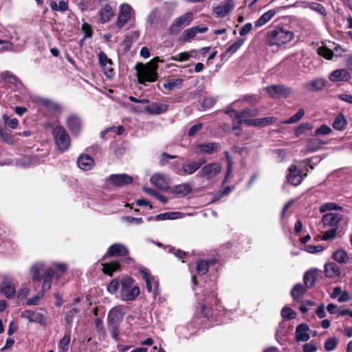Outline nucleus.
<instances>
[{"instance_id":"nucleus-28","label":"nucleus","mask_w":352,"mask_h":352,"mask_svg":"<svg viewBox=\"0 0 352 352\" xmlns=\"http://www.w3.org/2000/svg\"><path fill=\"white\" fill-rule=\"evenodd\" d=\"M325 275L328 278H337L340 276V267L334 263H329L324 265Z\"/></svg>"},{"instance_id":"nucleus-17","label":"nucleus","mask_w":352,"mask_h":352,"mask_svg":"<svg viewBox=\"0 0 352 352\" xmlns=\"http://www.w3.org/2000/svg\"><path fill=\"white\" fill-rule=\"evenodd\" d=\"M129 254L128 249L122 244L120 243H115L111 245L104 255V258L106 256H124Z\"/></svg>"},{"instance_id":"nucleus-27","label":"nucleus","mask_w":352,"mask_h":352,"mask_svg":"<svg viewBox=\"0 0 352 352\" xmlns=\"http://www.w3.org/2000/svg\"><path fill=\"white\" fill-rule=\"evenodd\" d=\"M325 82L322 78H316L310 82H306L304 87L309 91H318L323 89Z\"/></svg>"},{"instance_id":"nucleus-31","label":"nucleus","mask_w":352,"mask_h":352,"mask_svg":"<svg viewBox=\"0 0 352 352\" xmlns=\"http://www.w3.org/2000/svg\"><path fill=\"white\" fill-rule=\"evenodd\" d=\"M276 121L274 117H266L258 119H253L252 120H247L248 126H265L268 124H272Z\"/></svg>"},{"instance_id":"nucleus-14","label":"nucleus","mask_w":352,"mask_h":352,"mask_svg":"<svg viewBox=\"0 0 352 352\" xmlns=\"http://www.w3.org/2000/svg\"><path fill=\"white\" fill-rule=\"evenodd\" d=\"M351 78V75L346 69H338L333 71L329 76L330 81L348 82Z\"/></svg>"},{"instance_id":"nucleus-34","label":"nucleus","mask_w":352,"mask_h":352,"mask_svg":"<svg viewBox=\"0 0 352 352\" xmlns=\"http://www.w3.org/2000/svg\"><path fill=\"white\" fill-rule=\"evenodd\" d=\"M140 273L146 283V289L148 292H152L153 283L155 277L151 276L147 269L143 268L140 270Z\"/></svg>"},{"instance_id":"nucleus-48","label":"nucleus","mask_w":352,"mask_h":352,"mask_svg":"<svg viewBox=\"0 0 352 352\" xmlns=\"http://www.w3.org/2000/svg\"><path fill=\"white\" fill-rule=\"evenodd\" d=\"M322 145V142L318 139H310L307 143V148L311 151L319 150Z\"/></svg>"},{"instance_id":"nucleus-39","label":"nucleus","mask_w":352,"mask_h":352,"mask_svg":"<svg viewBox=\"0 0 352 352\" xmlns=\"http://www.w3.org/2000/svg\"><path fill=\"white\" fill-rule=\"evenodd\" d=\"M22 316L26 318L30 322H41L43 315L30 310H26L22 314Z\"/></svg>"},{"instance_id":"nucleus-51","label":"nucleus","mask_w":352,"mask_h":352,"mask_svg":"<svg viewBox=\"0 0 352 352\" xmlns=\"http://www.w3.org/2000/svg\"><path fill=\"white\" fill-rule=\"evenodd\" d=\"M183 82V80L181 78H177L172 81H168L164 84V87L168 90L172 91L176 87H179Z\"/></svg>"},{"instance_id":"nucleus-6","label":"nucleus","mask_w":352,"mask_h":352,"mask_svg":"<svg viewBox=\"0 0 352 352\" xmlns=\"http://www.w3.org/2000/svg\"><path fill=\"white\" fill-rule=\"evenodd\" d=\"M52 135L56 145L61 152L69 149L70 138L63 126H56L52 130Z\"/></svg>"},{"instance_id":"nucleus-25","label":"nucleus","mask_w":352,"mask_h":352,"mask_svg":"<svg viewBox=\"0 0 352 352\" xmlns=\"http://www.w3.org/2000/svg\"><path fill=\"white\" fill-rule=\"evenodd\" d=\"M318 270L316 269H311L307 271L303 276V281L305 285L307 288H311L315 285L317 278Z\"/></svg>"},{"instance_id":"nucleus-5","label":"nucleus","mask_w":352,"mask_h":352,"mask_svg":"<svg viewBox=\"0 0 352 352\" xmlns=\"http://www.w3.org/2000/svg\"><path fill=\"white\" fill-rule=\"evenodd\" d=\"M140 295V288L129 276L120 279V298L123 301H133Z\"/></svg>"},{"instance_id":"nucleus-62","label":"nucleus","mask_w":352,"mask_h":352,"mask_svg":"<svg viewBox=\"0 0 352 352\" xmlns=\"http://www.w3.org/2000/svg\"><path fill=\"white\" fill-rule=\"evenodd\" d=\"M331 132V129L326 124L321 125L315 131V135H329Z\"/></svg>"},{"instance_id":"nucleus-1","label":"nucleus","mask_w":352,"mask_h":352,"mask_svg":"<svg viewBox=\"0 0 352 352\" xmlns=\"http://www.w3.org/2000/svg\"><path fill=\"white\" fill-rule=\"evenodd\" d=\"M54 268H45L42 263H35L32 266L31 272L33 280H40L43 279L42 285V291L44 292L51 288L53 277L56 279L60 278L67 270V265L65 263H54Z\"/></svg>"},{"instance_id":"nucleus-43","label":"nucleus","mask_w":352,"mask_h":352,"mask_svg":"<svg viewBox=\"0 0 352 352\" xmlns=\"http://www.w3.org/2000/svg\"><path fill=\"white\" fill-rule=\"evenodd\" d=\"M307 7L311 10L320 14L322 16L327 15V11L325 8L320 3L317 2H309L308 3Z\"/></svg>"},{"instance_id":"nucleus-18","label":"nucleus","mask_w":352,"mask_h":352,"mask_svg":"<svg viewBox=\"0 0 352 352\" xmlns=\"http://www.w3.org/2000/svg\"><path fill=\"white\" fill-rule=\"evenodd\" d=\"M151 182L157 188L161 190H167L168 188V180L167 177L163 173H155L150 179Z\"/></svg>"},{"instance_id":"nucleus-54","label":"nucleus","mask_w":352,"mask_h":352,"mask_svg":"<svg viewBox=\"0 0 352 352\" xmlns=\"http://www.w3.org/2000/svg\"><path fill=\"white\" fill-rule=\"evenodd\" d=\"M169 252L173 253L177 258L182 260L183 263L185 262V258L188 256V253L182 250H177L174 248H170Z\"/></svg>"},{"instance_id":"nucleus-49","label":"nucleus","mask_w":352,"mask_h":352,"mask_svg":"<svg viewBox=\"0 0 352 352\" xmlns=\"http://www.w3.org/2000/svg\"><path fill=\"white\" fill-rule=\"evenodd\" d=\"M281 316L285 320H292L296 317V313L290 307H284L281 311Z\"/></svg>"},{"instance_id":"nucleus-59","label":"nucleus","mask_w":352,"mask_h":352,"mask_svg":"<svg viewBox=\"0 0 352 352\" xmlns=\"http://www.w3.org/2000/svg\"><path fill=\"white\" fill-rule=\"evenodd\" d=\"M337 230L338 228H331L329 230L325 231L322 236V239L327 241L334 239L337 235Z\"/></svg>"},{"instance_id":"nucleus-47","label":"nucleus","mask_w":352,"mask_h":352,"mask_svg":"<svg viewBox=\"0 0 352 352\" xmlns=\"http://www.w3.org/2000/svg\"><path fill=\"white\" fill-rule=\"evenodd\" d=\"M243 43V38H239L235 43H234L232 45L228 47V49L225 52V55L232 54L235 53L242 46Z\"/></svg>"},{"instance_id":"nucleus-9","label":"nucleus","mask_w":352,"mask_h":352,"mask_svg":"<svg viewBox=\"0 0 352 352\" xmlns=\"http://www.w3.org/2000/svg\"><path fill=\"white\" fill-rule=\"evenodd\" d=\"M234 7V0H223L221 4L213 6L212 14L217 18H224L233 11Z\"/></svg>"},{"instance_id":"nucleus-24","label":"nucleus","mask_w":352,"mask_h":352,"mask_svg":"<svg viewBox=\"0 0 352 352\" xmlns=\"http://www.w3.org/2000/svg\"><path fill=\"white\" fill-rule=\"evenodd\" d=\"M1 292L7 297L12 298L15 294V289L10 278L5 277L1 287Z\"/></svg>"},{"instance_id":"nucleus-12","label":"nucleus","mask_w":352,"mask_h":352,"mask_svg":"<svg viewBox=\"0 0 352 352\" xmlns=\"http://www.w3.org/2000/svg\"><path fill=\"white\" fill-rule=\"evenodd\" d=\"M124 315V306L119 305L113 307L108 313V324L119 325L122 321Z\"/></svg>"},{"instance_id":"nucleus-50","label":"nucleus","mask_w":352,"mask_h":352,"mask_svg":"<svg viewBox=\"0 0 352 352\" xmlns=\"http://www.w3.org/2000/svg\"><path fill=\"white\" fill-rule=\"evenodd\" d=\"M338 343V339L336 337H331L325 341L324 347L326 351H331L336 348Z\"/></svg>"},{"instance_id":"nucleus-37","label":"nucleus","mask_w":352,"mask_h":352,"mask_svg":"<svg viewBox=\"0 0 352 352\" xmlns=\"http://www.w3.org/2000/svg\"><path fill=\"white\" fill-rule=\"evenodd\" d=\"M346 124L347 122L344 115L340 113L333 120L332 126L336 130L342 131L345 129Z\"/></svg>"},{"instance_id":"nucleus-35","label":"nucleus","mask_w":352,"mask_h":352,"mask_svg":"<svg viewBox=\"0 0 352 352\" xmlns=\"http://www.w3.org/2000/svg\"><path fill=\"white\" fill-rule=\"evenodd\" d=\"M307 287L301 283H298L291 290V296L295 300H298L306 292Z\"/></svg>"},{"instance_id":"nucleus-29","label":"nucleus","mask_w":352,"mask_h":352,"mask_svg":"<svg viewBox=\"0 0 352 352\" xmlns=\"http://www.w3.org/2000/svg\"><path fill=\"white\" fill-rule=\"evenodd\" d=\"M192 187L190 184L183 183L175 186L172 189V192L179 197H184L192 192Z\"/></svg>"},{"instance_id":"nucleus-4","label":"nucleus","mask_w":352,"mask_h":352,"mask_svg":"<svg viewBox=\"0 0 352 352\" xmlns=\"http://www.w3.org/2000/svg\"><path fill=\"white\" fill-rule=\"evenodd\" d=\"M293 38V32L283 28H278L267 32L266 42L270 46L280 47L290 42Z\"/></svg>"},{"instance_id":"nucleus-19","label":"nucleus","mask_w":352,"mask_h":352,"mask_svg":"<svg viewBox=\"0 0 352 352\" xmlns=\"http://www.w3.org/2000/svg\"><path fill=\"white\" fill-rule=\"evenodd\" d=\"M98 15L102 23H108L115 15V9L109 4H105L100 9Z\"/></svg>"},{"instance_id":"nucleus-46","label":"nucleus","mask_w":352,"mask_h":352,"mask_svg":"<svg viewBox=\"0 0 352 352\" xmlns=\"http://www.w3.org/2000/svg\"><path fill=\"white\" fill-rule=\"evenodd\" d=\"M120 289V280L118 278L113 279L107 285V292L111 294H115Z\"/></svg>"},{"instance_id":"nucleus-20","label":"nucleus","mask_w":352,"mask_h":352,"mask_svg":"<svg viewBox=\"0 0 352 352\" xmlns=\"http://www.w3.org/2000/svg\"><path fill=\"white\" fill-rule=\"evenodd\" d=\"M309 328L307 324L302 323L296 327L295 337L297 342H307L310 336L308 333Z\"/></svg>"},{"instance_id":"nucleus-60","label":"nucleus","mask_w":352,"mask_h":352,"mask_svg":"<svg viewBox=\"0 0 352 352\" xmlns=\"http://www.w3.org/2000/svg\"><path fill=\"white\" fill-rule=\"evenodd\" d=\"M324 248L321 245H307L305 247V250L309 253L315 254L322 252Z\"/></svg>"},{"instance_id":"nucleus-32","label":"nucleus","mask_w":352,"mask_h":352,"mask_svg":"<svg viewBox=\"0 0 352 352\" xmlns=\"http://www.w3.org/2000/svg\"><path fill=\"white\" fill-rule=\"evenodd\" d=\"M276 12L274 10H270L262 14L256 21L255 27L260 28L269 22L276 14Z\"/></svg>"},{"instance_id":"nucleus-23","label":"nucleus","mask_w":352,"mask_h":352,"mask_svg":"<svg viewBox=\"0 0 352 352\" xmlns=\"http://www.w3.org/2000/svg\"><path fill=\"white\" fill-rule=\"evenodd\" d=\"M78 167L83 170H89L94 165V160L88 155H80L78 159Z\"/></svg>"},{"instance_id":"nucleus-16","label":"nucleus","mask_w":352,"mask_h":352,"mask_svg":"<svg viewBox=\"0 0 352 352\" xmlns=\"http://www.w3.org/2000/svg\"><path fill=\"white\" fill-rule=\"evenodd\" d=\"M342 219V215L338 213L330 212L322 217V223L324 226L338 228L340 222Z\"/></svg>"},{"instance_id":"nucleus-44","label":"nucleus","mask_w":352,"mask_h":352,"mask_svg":"<svg viewBox=\"0 0 352 352\" xmlns=\"http://www.w3.org/2000/svg\"><path fill=\"white\" fill-rule=\"evenodd\" d=\"M71 338L69 335H65L58 342V348L60 352H67L69 349Z\"/></svg>"},{"instance_id":"nucleus-7","label":"nucleus","mask_w":352,"mask_h":352,"mask_svg":"<svg viewBox=\"0 0 352 352\" xmlns=\"http://www.w3.org/2000/svg\"><path fill=\"white\" fill-rule=\"evenodd\" d=\"M135 21V11L128 3L120 6L119 12L116 21V26L118 29L122 28L127 23Z\"/></svg>"},{"instance_id":"nucleus-22","label":"nucleus","mask_w":352,"mask_h":352,"mask_svg":"<svg viewBox=\"0 0 352 352\" xmlns=\"http://www.w3.org/2000/svg\"><path fill=\"white\" fill-rule=\"evenodd\" d=\"M67 126L73 134H78L81 129L82 123L80 118L75 115L70 116L66 122Z\"/></svg>"},{"instance_id":"nucleus-38","label":"nucleus","mask_w":352,"mask_h":352,"mask_svg":"<svg viewBox=\"0 0 352 352\" xmlns=\"http://www.w3.org/2000/svg\"><path fill=\"white\" fill-rule=\"evenodd\" d=\"M333 259L339 263H346L349 261L347 253L343 250H338L336 251L332 256Z\"/></svg>"},{"instance_id":"nucleus-26","label":"nucleus","mask_w":352,"mask_h":352,"mask_svg":"<svg viewBox=\"0 0 352 352\" xmlns=\"http://www.w3.org/2000/svg\"><path fill=\"white\" fill-rule=\"evenodd\" d=\"M216 263L217 260L215 258H211L208 260H200L197 261V272L198 274H206L208 271L209 267L212 265H214Z\"/></svg>"},{"instance_id":"nucleus-56","label":"nucleus","mask_w":352,"mask_h":352,"mask_svg":"<svg viewBox=\"0 0 352 352\" xmlns=\"http://www.w3.org/2000/svg\"><path fill=\"white\" fill-rule=\"evenodd\" d=\"M98 60L101 67H106L107 65H112V60L109 58L103 52H100L98 53Z\"/></svg>"},{"instance_id":"nucleus-53","label":"nucleus","mask_w":352,"mask_h":352,"mask_svg":"<svg viewBox=\"0 0 352 352\" xmlns=\"http://www.w3.org/2000/svg\"><path fill=\"white\" fill-rule=\"evenodd\" d=\"M312 129V126L309 123H302L300 124L295 129V135L296 137H300L302 135L305 131H309Z\"/></svg>"},{"instance_id":"nucleus-58","label":"nucleus","mask_w":352,"mask_h":352,"mask_svg":"<svg viewBox=\"0 0 352 352\" xmlns=\"http://www.w3.org/2000/svg\"><path fill=\"white\" fill-rule=\"evenodd\" d=\"M177 214H178L177 212H164V213H161V214L157 215L155 217V219L156 221H163V220H166V219H176L177 217Z\"/></svg>"},{"instance_id":"nucleus-2","label":"nucleus","mask_w":352,"mask_h":352,"mask_svg":"<svg viewBox=\"0 0 352 352\" xmlns=\"http://www.w3.org/2000/svg\"><path fill=\"white\" fill-rule=\"evenodd\" d=\"M162 61L159 57H155L146 65L137 64L135 68L137 71L138 82L144 84L145 82H155L157 77V63Z\"/></svg>"},{"instance_id":"nucleus-21","label":"nucleus","mask_w":352,"mask_h":352,"mask_svg":"<svg viewBox=\"0 0 352 352\" xmlns=\"http://www.w3.org/2000/svg\"><path fill=\"white\" fill-rule=\"evenodd\" d=\"M168 108L166 104L151 102L150 104L145 107L144 110L147 113L153 115H159L165 113Z\"/></svg>"},{"instance_id":"nucleus-33","label":"nucleus","mask_w":352,"mask_h":352,"mask_svg":"<svg viewBox=\"0 0 352 352\" xmlns=\"http://www.w3.org/2000/svg\"><path fill=\"white\" fill-rule=\"evenodd\" d=\"M199 169V164L195 162L184 164L182 169L177 172L180 175H192Z\"/></svg>"},{"instance_id":"nucleus-52","label":"nucleus","mask_w":352,"mask_h":352,"mask_svg":"<svg viewBox=\"0 0 352 352\" xmlns=\"http://www.w3.org/2000/svg\"><path fill=\"white\" fill-rule=\"evenodd\" d=\"M160 20L159 11L155 9L153 10L147 17V22L151 25H155Z\"/></svg>"},{"instance_id":"nucleus-61","label":"nucleus","mask_w":352,"mask_h":352,"mask_svg":"<svg viewBox=\"0 0 352 352\" xmlns=\"http://www.w3.org/2000/svg\"><path fill=\"white\" fill-rule=\"evenodd\" d=\"M80 311V309L76 308L72 309L65 316V322L71 324L73 322L74 316Z\"/></svg>"},{"instance_id":"nucleus-3","label":"nucleus","mask_w":352,"mask_h":352,"mask_svg":"<svg viewBox=\"0 0 352 352\" xmlns=\"http://www.w3.org/2000/svg\"><path fill=\"white\" fill-rule=\"evenodd\" d=\"M225 113L232 119V129H239L243 123L247 124V120H252L250 118L255 117L258 114L257 109H245L240 112H237L233 109H226Z\"/></svg>"},{"instance_id":"nucleus-57","label":"nucleus","mask_w":352,"mask_h":352,"mask_svg":"<svg viewBox=\"0 0 352 352\" xmlns=\"http://www.w3.org/2000/svg\"><path fill=\"white\" fill-rule=\"evenodd\" d=\"M197 34L195 27L187 29L183 32L184 40L186 42L190 41L197 35Z\"/></svg>"},{"instance_id":"nucleus-64","label":"nucleus","mask_w":352,"mask_h":352,"mask_svg":"<svg viewBox=\"0 0 352 352\" xmlns=\"http://www.w3.org/2000/svg\"><path fill=\"white\" fill-rule=\"evenodd\" d=\"M217 102V98L214 97H208L204 99L201 105L204 108L212 107Z\"/></svg>"},{"instance_id":"nucleus-40","label":"nucleus","mask_w":352,"mask_h":352,"mask_svg":"<svg viewBox=\"0 0 352 352\" xmlns=\"http://www.w3.org/2000/svg\"><path fill=\"white\" fill-rule=\"evenodd\" d=\"M50 7L54 11L65 12L68 9V3L64 0H61L58 3L51 1Z\"/></svg>"},{"instance_id":"nucleus-42","label":"nucleus","mask_w":352,"mask_h":352,"mask_svg":"<svg viewBox=\"0 0 352 352\" xmlns=\"http://www.w3.org/2000/svg\"><path fill=\"white\" fill-rule=\"evenodd\" d=\"M195 52V50H192L189 52H181L176 56H171L170 60H175V61H179V62L186 61V60H188L190 57H192L193 56L192 54Z\"/></svg>"},{"instance_id":"nucleus-30","label":"nucleus","mask_w":352,"mask_h":352,"mask_svg":"<svg viewBox=\"0 0 352 352\" xmlns=\"http://www.w3.org/2000/svg\"><path fill=\"white\" fill-rule=\"evenodd\" d=\"M218 148L219 144L215 142H208L197 145L198 152L201 154H212Z\"/></svg>"},{"instance_id":"nucleus-41","label":"nucleus","mask_w":352,"mask_h":352,"mask_svg":"<svg viewBox=\"0 0 352 352\" xmlns=\"http://www.w3.org/2000/svg\"><path fill=\"white\" fill-rule=\"evenodd\" d=\"M305 115V110L303 109H300L296 113H295L293 116L289 118L287 120L282 121L283 124H291L294 123H296L300 121Z\"/></svg>"},{"instance_id":"nucleus-15","label":"nucleus","mask_w":352,"mask_h":352,"mask_svg":"<svg viewBox=\"0 0 352 352\" xmlns=\"http://www.w3.org/2000/svg\"><path fill=\"white\" fill-rule=\"evenodd\" d=\"M108 179L109 182L119 187L131 184L133 182V178L127 174L111 175Z\"/></svg>"},{"instance_id":"nucleus-63","label":"nucleus","mask_w":352,"mask_h":352,"mask_svg":"<svg viewBox=\"0 0 352 352\" xmlns=\"http://www.w3.org/2000/svg\"><path fill=\"white\" fill-rule=\"evenodd\" d=\"M13 50V45L12 43L4 41V40H0V52H4V51H10Z\"/></svg>"},{"instance_id":"nucleus-10","label":"nucleus","mask_w":352,"mask_h":352,"mask_svg":"<svg viewBox=\"0 0 352 352\" xmlns=\"http://www.w3.org/2000/svg\"><path fill=\"white\" fill-rule=\"evenodd\" d=\"M221 168L219 163H210L203 166L197 173V176L210 180L219 175L221 171Z\"/></svg>"},{"instance_id":"nucleus-13","label":"nucleus","mask_w":352,"mask_h":352,"mask_svg":"<svg viewBox=\"0 0 352 352\" xmlns=\"http://www.w3.org/2000/svg\"><path fill=\"white\" fill-rule=\"evenodd\" d=\"M267 92L273 98H287L292 94L291 88L283 85H274L266 87Z\"/></svg>"},{"instance_id":"nucleus-45","label":"nucleus","mask_w":352,"mask_h":352,"mask_svg":"<svg viewBox=\"0 0 352 352\" xmlns=\"http://www.w3.org/2000/svg\"><path fill=\"white\" fill-rule=\"evenodd\" d=\"M1 79L10 84H16L18 78L9 71L3 72L0 75Z\"/></svg>"},{"instance_id":"nucleus-11","label":"nucleus","mask_w":352,"mask_h":352,"mask_svg":"<svg viewBox=\"0 0 352 352\" xmlns=\"http://www.w3.org/2000/svg\"><path fill=\"white\" fill-rule=\"evenodd\" d=\"M307 174L302 175V171L296 165H291L288 168L287 179L292 186H297L300 185Z\"/></svg>"},{"instance_id":"nucleus-55","label":"nucleus","mask_w":352,"mask_h":352,"mask_svg":"<svg viewBox=\"0 0 352 352\" xmlns=\"http://www.w3.org/2000/svg\"><path fill=\"white\" fill-rule=\"evenodd\" d=\"M318 53L321 56L328 59L331 60L333 56V52L331 50L328 49L326 47H320L318 49Z\"/></svg>"},{"instance_id":"nucleus-36","label":"nucleus","mask_w":352,"mask_h":352,"mask_svg":"<svg viewBox=\"0 0 352 352\" xmlns=\"http://www.w3.org/2000/svg\"><path fill=\"white\" fill-rule=\"evenodd\" d=\"M102 265L103 273L109 276H112L114 272H116L120 269V263L117 261L104 263Z\"/></svg>"},{"instance_id":"nucleus-8","label":"nucleus","mask_w":352,"mask_h":352,"mask_svg":"<svg viewBox=\"0 0 352 352\" xmlns=\"http://www.w3.org/2000/svg\"><path fill=\"white\" fill-rule=\"evenodd\" d=\"M192 18V13L191 12H186L176 18L169 28V34L172 35L177 34L184 28L190 23Z\"/></svg>"}]
</instances>
